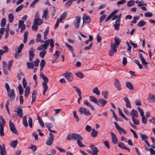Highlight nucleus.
<instances>
[{
    "instance_id": "nucleus-1",
    "label": "nucleus",
    "mask_w": 155,
    "mask_h": 155,
    "mask_svg": "<svg viewBox=\"0 0 155 155\" xmlns=\"http://www.w3.org/2000/svg\"><path fill=\"white\" fill-rule=\"evenodd\" d=\"M40 77L44 81L42 83V86L44 87L43 90V94L45 95L46 92L48 89V86L47 84L48 82V79L47 77L45 76L43 73H41L40 75Z\"/></svg>"
},
{
    "instance_id": "nucleus-2",
    "label": "nucleus",
    "mask_w": 155,
    "mask_h": 155,
    "mask_svg": "<svg viewBox=\"0 0 155 155\" xmlns=\"http://www.w3.org/2000/svg\"><path fill=\"white\" fill-rule=\"evenodd\" d=\"M39 17V13L38 12H37L35 15L33 23L39 25H41L43 23V21L42 19L40 18Z\"/></svg>"
},
{
    "instance_id": "nucleus-3",
    "label": "nucleus",
    "mask_w": 155,
    "mask_h": 155,
    "mask_svg": "<svg viewBox=\"0 0 155 155\" xmlns=\"http://www.w3.org/2000/svg\"><path fill=\"white\" fill-rule=\"evenodd\" d=\"M78 111L81 115L83 114L86 116H90L91 114L88 109L85 107H80L78 110Z\"/></svg>"
},
{
    "instance_id": "nucleus-4",
    "label": "nucleus",
    "mask_w": 155,
    "mask_h": 155,
    "mask_svg": "<svg viewBox=\"0 0 155 155\" xmlns=\"http://www.w3.org/2000/svg\"><path fill=\"white\" fill-rule=\"evenodd\" d=\"M62 75L65 77L69 81L73 80V78L72 73L70 71H67L62 74Z\"/></svg>"
},
{
    "instance_id": "nucleus-5",
    "label": "nucleus",
    "mask_w": 155,
    "mask_h": 155,
    "mask_svg": "<svg viewBox=\"0 0 155 155\" xmlns=\"http://www.w3.org/2000/svg\"><path fill=\"white\" fill-rule=\"evenodd\" d=\"M8 95L12 101H13L15 98V91L14 89H12L7 91Z\"/></svg>"
},
{
    "instance_id": "nucleus-6",
    "label": "nucleus",
    "mask_w": 155,
    "mask_h": 155,
    "mask_svg": "<svg viewBox=\"0 0 155 155\" xmlns=\"http://www.w3.org/2000/svg\"><path fill=\"white\" fill-rule=\"evenodd\" d=\"M114 123L115 125V127L116 129L117 130L119 133L121 134V132H122L124 134H126L127 132V131L124 129L122 128L121 127H120L119 125L117 124V123L115 122H114Z\"/></svg>"
},
{
    "instance_id": "nucleus-7",
    "label": "nucleus",
    "mask_w": 155,
    "mask_h": 155,
    "mask_svg": "<svg viewBox=\"0 0 155 155\" xmlns=\"http://www.w3.org/2000/svg\"><path fill=\"white\" fill-rule=\"evenodd\" d=\"M9 125L11 130L15 134H17L18 132L15 127V124L10 120L9 121Z\"/></svg>"
},
{
    "instance_id": "nucleus-8",
    "label": "nucleus",
    "mask_w": 155,
    "mask_h": 155,
    "mask_svg": "<svg viewBox=\"0 0 155 155\" xmlns=\"http://www.w3.org/2000/svg\"><path fill=\"white\" fill-rule=\"evenodd\" d=\"M81 18L80 16H76L75 17V20L73 22L74 27L76 28H78L79 27V24Z\"/></svg>"
},
{
    "instance_id": "nucleus-9",
    "label": "nucleus",
    "mask_w": 155,
    "mask_h": 155,
    "mask_svg": "<svg viewBox=\"0 0 155 155\" xmlns=\"http://www.w3.org/2000/svg\"><path fill=\"white\" fill-rule=\"evenodd\" d=\"M35 50L33 47H31L29 51V59L30 62L32 61L34 57L35 54L34 52L35 51Z\"/></svg>"
},
{
    "instance_id": "nucleus-10",
    "label": "nucleus",
    "mask_w": 155,
    "mask_h": 155,
    "mask_svg": "<svg viewBox=\"0 0 155 155\" xmlns=\"http://www.w3.org/2000/svg\"><path fill=\"white\" fill-rule=\"evenodd\" d=\"M107 102V101L103 98H100L98 100L97 104L100 107H102L106 104Z\"/></svg>"
},
{
    "instance_id": "nucleus-11",
    "label": "nucleus",
    "mask_w": 155,
    "mask_h": 155,
    "mask_svg": "<svg viewBox=\"0 0 155 155\" xmlns=\"http://www.w3.org/2000/svg\"><path fill=\"white\" fill-rule=\"evenodd\" d=\"M111 49L109 52V55L110 56H112L113 55L114 52H116L117 49V47L113 46V43H111L110 45Z\"/></svg>"
},
{
    "instance_id": "nucleus-12",
    "label": "nucleus",
    "mask_w": 155,
    "mask_h": 155,
    "mask_svg": "<svg viewBox=\"0 0 155 155\" xmlns=\"http://www.w3.org/2000/svg\"><path fill=\"white\" fill-rule=\"evenodd\" d=\"M82 19L83 20V24H84L85 22H86V23L87 22H90L91 21L90 16L86 14H83Z\"/></svg>"
},
{
    "instance_id": "nucleus-13",
    "label": "nucleus",
    "mask_w": 155,
    "mask_h": 155,
    "mask_svg": "<svg viewBox=\"0 0 155 155\" xmlns=\"http://www.w3.org/2000/svg\"><path fill=\"white\" fill-rule=\"evenodd\" d=\"M112 137V141L114 144H116L118 142V139L116 136L113 132H110V133Z\"/></svg>"
},
{
    "instance_id": "nucleus-14",
    "label": "nucleus",
    "mask_w": 155,
    "mask_h": 155,
    "mask_svg": "<svg viewBox=\"0 0 155 155\" xmlns=\"http://www.w3.org/2000/svg\"><path fill=\"white\" fill-rule=\"evenodd\" d=\"M114 84L118 90L120 91L121 90V85L120 81L118 79H115Z\"/></svg>"
},
{
    "instance_id": "nucleus-15",
    "label": "nucleus",
    "mask_w": 155,
    "mask_h": 155,
    "mask_svg": "<svg viewBox=\"0 0 155 155\" xmlns=\"http://www.w3.org/2000/svg\"><path fill=\"white\" fill-rule=\"evenodd\" d=\"M118 146L119 147L125 150L130 152V150L129 148L126 147L124 143L121 142L118 143Z\"/></svg>"
},
{
    "instance_id": "nucleus-16",
    "label": "nucleus",
    "mask_w": 155,
    "mask_h": 155,
    "mask_svg": "<svg viewBox=\"0 0 155 155\" xmlns=\"http://www.w3.org/2000/svg\"><path fill=\"white\" fill-rule=\"evenodd\" d=\"M15 112H16L20 117H22L23 115V112L22 109L20 107H18L16 110L14 111Z\"/></svg>"
},
{
    "instance_id": "nucleus-17",
    "label": "nucleus",
    "mask_w": 155,
    "mask_h": 155,
    "mask_svg": "<svg viewBox=\"0 0 155 155\" xmlns=\"http://www.w3.org/2000/svg\"><path fill=\"white\" fill-rule=\"evenodd\" d=\"M84 104L87 107H89L93 111L94 110V108L91 105L89 101L87 100H85L83 101Z\"/></svg>"
},
{
    "instance_id": "nucleus-18",
    "label": "nucleus",
    "mask_w": 155,
    "mask_h": 155,
    "mask_svg": "<svg viewBox=\"0 0 155 155\" xmlns=\"http://www.w3.org/2000/svg\"><path fill=\"white\" fill-rule=\"evenodd\" d=\"M120 41V40L117 37H115L114 38V44L113 43V46L117 47V46L119 45Z\"/></svg>"
},
{
    "instance_id": "nucleus-19",
    "label": "nucleus",
    "mask_w": 155,
    "mask_h": 155,
    "mask_svg": "<svg viewBox=\"0 0 155 155\" xmlns=\"http://www.w3.org/2000/svg\"><path fill=\"white\" fill-rule=\"evenodd\" d=\"M130 114L132 119H133L138 117V112L137 111L134 109L131 110L130 112Z\"/></svg>"
},
{
    "instance_id": "nucleus-20",
    "label": "nucleus",
    "mask_w": 155,
    "mask_h": 155,
    "mask_svg": "<svg viewBox=\"0 0 155 155\" xmlns=\"http://www.w3.org/2000/svg\"><path fill=\"white\" fill-rule=\"evenodd\" d=\"M73 138L76 140L77 141L78 140H83V138L81 135L78 134L74 133Z\"/></svg>"
},
{
    "instance_id": "nucleus-21",
    "label": "nucleus",
    "mask_w": 155,
    "mask_h": 155,
    "mask_svg": "<svg viewBox=\"0 0 155 155\" xmlns=\"http://www.w3.org/2000/svg\"><path fill=\"white\" fill-rule=\"evenodd\" d=\"M3 147L1 145H0V150L1 155H6V152L5 149V145L2 144Z\"/></svg>"
},
{
    "instance_id": "nucleus-22",
    "label": "nucleus",
    "mask_w": 155,
    "mask_h": 155,
    "mask_svg": "<svg viewBox=\"0 0 155 155\" xmlns=\"http://www.w3.org/2000/svg\"><path fill=\"white\" fill-rule=\"evenodd\" d=\"M91 149L92 150L93 154H97L98 150L94 145H91L90 146Z\"/></svg>"
},
{
    "instance_id": "nucleus-23",
    "label": "nucleus",
    "mask_w": 155,
    "mask_h": 155,
    "mask_svg": "<svg viewBox=\"0 0 155 155\" xmlns=\"http://www.w3.org/2000/svg\"><path fill=\"white\" fill-rule=\"evenodd\" d=\"M124 100L126 103V107L127 108H131V104L128 98L127 97H125L124 98Z\"/></svg>"
},
{
    "instance_id": "nucleus-24",
    "label": "nucleus",
    "mask_w": 155,
    "mask_h": 155,
    "mask_svg": "<svg viewBox=\"0 0 155 155\" xmlns=\"http://www.w3.org/2000/svg\"><path fill=\"white\" fill-rule=\"evenodd\" d=\"M135 2L137 4V6L138 7L146 6L147 5V4L142 1L137 0Z\"/></svg>"
},
{
    "instance_id": "nucleus-25",
    "label": "nucleus",
    "mask_w": 155,
    "mask_h": 155,
    "mask_svg": "<svg viewBox=\"0 0 155 155\" xmlns=\"http://www.w3.org/2000/svg\"><path fill=\"white\" fill-rule=\"evenodd\" d=\"M49 40H48L45 41V44L41 45L43 49L44 50H46L47 49L48 46L49 45Z\"/></svg>"
},
{
    "instance_id": "nucleus-26",
    "label": "nucleus",
    "mask_w": 155,
    "mask_h": 155,
    "mask_svg": "<svg viewBox=\"0 0 155 155\" xmlns=\"http://www.w3.org/2000/svg\"><path fill=\"white\" fill-rule=\"evenodd\" d=\"M126 87L130 90H132L134 89L133 85L130 82L127 81L126 83Z\"/></svg>"
},
{
    "instance_id": "nucleus-27",
    "label": "nucleus",
    "mask_w": 155,
    "mask_h": 155,
    "mask_svg": "<svg viewBox=\"0 0 155 155\" xmlns=\"http://www.w3.org/2000/svg\"><path fill=\"white\" fill-rule=\"evenodd\" d=\"M0 136L1 137H2L4 136V126H3V124L2 123H1V122L0 121Z\"/></svg>"
},
{
    "instance_id": "nucleus-28",
    "label": "nucleus",
    "mask_w": 155,
    "mask_h": 155,
    "mask_svg": "<svg viewBox=\"0 0 155 155\" xmlns=\"http://www.w3.org/2000/svg\"><path fill=\"white\" fill-rule=\"evenodd\" d=\"M30 91V89L29 86L27 87L25 90V96L26 97H27Z\"/></svg>"
},
{
    "instance_id": "nucleus-29",
    "label": "nucleus",
    "mask_w": 155,
    "mask_h": 155,
    "mask_svg": "<svg viewBox=\"0 0 155 155\" xmlns=\"http://www.w3.org/2000/svg\"><path fill=\"white\" fill-rule=\"evenodd\" d=\"M36 91L35 90H34L33 91V92L32 94V101L31 103H32L33 102L35 101L36 99Z\"/></svg>"
},
{
    "instance_id": "nucleus-30",
    "label": "nucleus",
    "mask_w": 155,
    "mask_h": 155,
    "mask_svg": "<svg viewBox=\"0 0 155 155\" xmlns=\"http://www.w3.org/2000/svg\"><path fill=\"white\" fill-rule=\"evenodd\" d=\"M17 143L18 140H15L11 141L10 143V145L12 148H14L16 147Z\"/></svg>"
},
{
    "instance_id": "nucleus-31",
    "label": "nucleus",
    "mask_w": 155,
    "mask_h": 155,
    "mask_svg": "<svg viewBox=\"0 0 155 155\" xmlns=\"http://www.w3.org/2000/svg\"><path fill=\"white\" fill-rule=\"evenodd\" d=\"M48 13V9H45L43 11V14L42 16V18H44L45 20H47V16Z\"/></svg>"
},
{
    "instance_id": "nucleus-32",
    "label": "nucleus",
    "mask_w": 155,
    "mask_h": 155,
    "mask_svg": "<svg viewBox=\"0 0 155 155\" xmlns=\"http://www.w3.org/2000/svg\"><path fill=\"white\" fill-rule=\"evenodd\" d=\"M60 54V51H56L54 55V61H55L58 59Z\"/></svg>"
},
{
    "instance_id": "nucleus-33",
    "label": "nucleus",
    "mask_w": 155,
    "mask_h": 155,
    "mask_svg": "<svg viewBox=\"0 0 155 155\" xmlns=\"http://www.w3.org/2000/svg\"><path fill=\"white\" fill-rule=\"evenodd\" d=\"M8 18L9 23L12 22L14 20V17L12 13L9 14L8 15Z\"/></svg>"
},
{
    "instance_id": "nucleus-34",
    "label": "nucleus",
    "mask_w": 155,
    "mask_h": 155,
    "mask_svg": "<svg viewBox=\"0 0 155 155\" xmlns=\"http://www.w3.org/2000/svg\"><path fill=\"white\" fill-rule=\"evenodd\" d=\"M22 122L23 125L26 127L28 126V124L27 121L26 116L25 115L23 117Z\"/></svg>"
},
{
    "instance_id": "nucleus-35",
    "label": "nucleus",
    "mask_w": 155,
    "mask_h": 155,
    "mask_svg": "<svg viewBox=\"0 0 155 155\" xmlns=\"http://www.w3.org/2000/svg\"><path fill=\"white\" fill-rule=\"evenodd\" d=\"M28 34V32L27 31H25L24 35V40L23 42L24 43H26L27 40V37Z\"/></svg>"
},
{
    "instance_id": "nucleus-36",
    "label": "nucleus",
    "mask_w": 155,
    "mask_h": 155,
    "mask_svg": "<svg viewBox=\"0 0 155 155\" xmlns=\"http://www.w3.org/2000/svg\"><path fill=\"white\" fill-rule=\"evenodd\" d=\"M26 64L28 68L33 69L34 68V65L33 63L27 62Z\"/></svg>"
},
{
    "instance_id": "nucleus-37",
    "label": "nucleus",
    "mask_w": 155,
    "mask_h": 155,
    "mask_svg": "<svg viewBox=\"0 0 155 155\" xmlns=\"http://www.w3.org/2000/svg\"><path fill=\"white\" fill-rule=\"evenodd\" d=\"M98 133L97 130L93 129L92 130V132L91 133V135L93 137H96Z\"/></svg>"
},
{
    "instance_id": "nucleus-38",
    "label": "nucleus",
    "mask_w": 155,
    "mask_h": 155,
    "mask_svg": "<svg viewBox=\"0 0 155 155\" xmlns=\"http://www.w3.org/2000/svg\"><path fill=\"white\" fill-rule=\"evenodd\" d=\"M53 141L54 139L48 138L46 142V144L48 146H51L53 143Z\"/></svg>"
},
{
    "instance_id": "nucleus-39",
    "label": "nucleus",
    "mask_w": 155,
    "mask_h": 155,
    "mask_svg": "<svg viewBox=\"0 0 155 155\" xmlns=\"http://www.w3.org/2000/svg\"><path fill=\"white\" fill-rule=\"evenodd\" d=\"M75 1V0H69L66 2L65 5L67 7H69L72 5L73 2Z\"/></svg>"
},
{
    "instance_id": "nucleus-40",
    "label": "nucleus",
    "mask_w": 155,
    "mask_h": 155,
    "mask_svg": "<svg viewBox=\"0 0 155 155\" xmlns=\"http://www.w3.org/2000/svg\"><path fill=\"white\" fill-rule=\"evenodd\" d=\"M13 60H11L8 63L7 68L9 71H10V68L12 67L13 64Z\"/></svg>"
},
{
    "instance_id": "nucleus-41",
    "label": "nucleus",
    "mask_w": 155,
    "mask_h": 155,
    "mask_svg": "<svg viewBox=\"0 0 155 155\" xmlns=\"http://www.w3.org/2000/svg\"><path fill=\"white\" fill-rule=\"evenodd\" d=\"M147 99L150 102L153 103L155 102V96H152L147 98Z\"/></svg>"
},
{
    "instance_id": "nucleus-42",
    "label": "nucleus",
    "mask_w": 155,
    "mask_h": 155,
    "mask_svg": "<svg viewBox=\"0 0 155 155\" xmlns=\"http://www.w3.org/2000/svg\"><path fill=\"white\" fill-rule=\"evenodd\" d=\"M38 121L39 124L41 125V127H44V123L42 120V119L39 116H38Z\"/></svg>"
},
{
    "instance_id": "nucleus-43",
    "label": "nucleus",
    "mask_w": 155,
    "mask_h": 155,
    "mask_svg": "<svg viewBox=\"0 0 155 155\" xmlns=\"http://www.w3.org/2000/svg\"><path fill=\"white\" fill-rule=\"evenodd\" d=\"M93 92L97 94V95H99L100 94V92L98 90L97 87H95L93 89Z\"/></svg>"
},
{
    "instance_id": "nucleus-44",
    "label": "nucleus",
    "mask_w": 155,
    "mask_h": 155,
    "mask_svg": "<svg viewBox=\"0 0 155 155\" xmlns=\"http://www.w3.org/2000/svg\"><path fill=\"white\" fill-rule=\"evenodd\" d=\"M146 24V23L143 20H141L138 22L137 25L138 27H141L145 25Z\"/></svg>"
},
{
    "instance_id": "nucleus-45",
    "label": "nucleus",
    "mask_w": 155,
    "mask_h": 155,
    "mask_svg": "<svg viewBox=\"0 0 155 155\" xmlns=\"http://www.w3.org/2000/svg\"><path fill=\"white\" fill-rule=\"evenodd\" d=\"M75 74L78 77L80 78H82L84 77L83 73L81 72H77L75 73Z\"/></svg>"
},
{
    "instance_id": "nucleus-46",
    "label": "nucleus",
    "mask_w": 155,
    "mask_h": 155,
    "mask_svg": "<svg viewBox=\"0 0 155 155\" xmlns=\"http://www.w3.org/2000/svg\"><path fill=\"white\" fill-rule=\"evenodd\" d=\"M135 3V2L134 0H130L127 2V5L128 7H130L133 5Z\"/></svg>"
},
{
    "instance_id": "nucleus-47",
    "label": "nucleus",
    "mask_w": 155,
    "mask_h": 155,
    "mask_svg": "<svg viewBox=\"0 0 155 155\" xmlns=\"http://www.w3.org/2000/svg\"><path fill=\"white\" fill-rule=\"evenodd\" d=\"M89 98L92 101L97 104L98 100L94 97L93 96H90Z\"/></svg>"
},
{
    "instance_id": "nucleus-48",
    "label": "nucleus",
    "mask_w": 155,
    "mask_h": 155,
    "mask_svg": "<svg viewBox=\"0 0 155 155\" xmlns=\"http://www.w3.org/2000/svg\"><path fill=\"white\" fill-rule=\"evenodd\" d=\"M108 92L107 91H102V95L105 99L107 98L108 96Z\"/></svg>"
},
{
    "instance_id": "nucleus-49",
    "label": "nucleus",
    "mask_w": 155,
    "mask_h": 155,
    "mask_svg": "<svg viewBox=\"0 0 155 155\" xmlns=\"http://www.w3.org/2000/svg\"><path fill=\"white\" fill-rule=\"evenodd\" d=\"M39 25L37 24H36L35 23H34L33 25L32 26V29L33 31H36L38 28V26Z\"/></svg>"
},
{
    "instance_id": "nucleus-50",
    "label": "nucleus",
    "mask_w": 155,
    "mask_h": 155,
    "mask_svg": "<svg viewBox=\"0 0 155 155\" xmlns=\"http://www.w3.org/2000/svg\"><path fill=\"white\" fill-rule=\"evenodd\" d=\"M141 138L143 141L146 140L148 138V136L145 134H141Z\"/></svg>"
},
{
    "instance_id": "nucleus-51",
    "label": "nucleus",
    "mask_w": 155,
    "mask_h": 155,
    "mask_svg": "<svg viewBox=\"0 0 155 155\" xmlns=\"http://www.w3.org/2000/svg\"><path fill=\"white\" fill-rule=\"evenodd\" d=\"M65 46L68 48L70 51H71L72 53H73L74 52V50L73 49L72 47L67 42H66L65 43Z\"/></svg>"
},
{
    "instance_id": "nucleus-52",
    "label": "nucleus",
    "mask_w": 155,
    "mask_h": 155,
    "mask_svg": "<svg viewBox=\"0 0 155 155\" xmlns=\"http://www.w3.org/2000/svg\"><path fill=\"white\" fill-rule=\"evenodd\" d=\"M121 14H120H120L119 15L118 18L116 20V21H115V24H118V25H120V19H121L120 17H121Z\"/></svg>"
},
{
    "instance_id": "nucleus-53",
    "label": "nucleus",
    "mask_w": 155,
    "mask_h": 155,
    "mask_svg": "<svg viewBox=\"0 0 155 155\" xmlns=\"http://www.w3.org/2000/svg\"><path fill=\"white\" fill-rule=\"evenodd\" d=\"M73 87L75 89L76 91L77 92L78 95H81V91L80 89L78 87L74 86H73Z\"/></svg>"
},
{
    "instance_id": "nucleus-54",
    "label": "nucleus",
    "mask_w": 155,
    "mask_h": 155,
    "mask_svg": "<svg viewBox=\"0 0 155 155\" xmlns=\"http://www.w3.org/2000/svg\"><path fill=\"white\" fill-rule=\"evenodd\" d=\"M24 46V45L23 43L21 44L17 51V53H19L21 51L23 48Z\"/></svg>"
},
{
    "instance_id": "nucleus-55",
    "label": "nucleus",
    "mask_w": 155,
    "mask_h": 155,
    "mask_svg": "<svg viewBox=\"0 0 155 155\" xmlns=\"http://www.w3.org/2000/svg\"><path fill=\"white\" fill-rule=\"evenodd\" d=\"M137 109L138 111L140 113L141 116H144V112L143 109L140 107H138Z\"/></svg>"
},
{
    "instance_id": "nucleus-56",
    "label": "nucleus",
    "mask_w": 155,
    "mask_h": 155,
    "mask_svg": "<svg viewBox=\"0 0 155 155\" xmlns=\"http://www.w3.org/2000/svg\"><path fill=\"white\" fill-rule=\"evenodd\" d=\"M46 53V51H41L39 53V56L42 58H44L45 55Z\"/></svg>"
},
{
    "instance_id": "nucleus-57",
    "label": "nucleus",
    "mask_w": 155,
    "mask_h": 155,
    "mask_svg": "<svg viewBox=\"0 0 155 155\" xmlns=\"http://www.w3.org/2000/svg\"><path fill=\"white\" fill-rule=\"evenodd\" d=\"M23 7L24 5L22 4L20 5L16 8L15 11L16 12H19L23 8Z\"/></svg>"
},
{
    "instance_id": "nucleus-58",
    "label": "nucleus",
    "mask_w": 155,
    "mask_h": 155,
    "mask_svg": "<svg viewBox=\"0 0 155 155\" xmlns=\"http://www.w3.org/2000/svg\"><path fill=\"white\" fill-rule=\"evenodd\" d=\"M6 19L5 18H3L1 22V26L2 27H4L6 24Z\"/></svg>"
},
{
    "instance_id": "nucleus-59",
    "label": "nucleus",
    "mask_w": 155,
    "mask_h": 155,
    "mask_svg": "<svg viewBox=\"0 0 155 155\" xmlns=\"http://www.w3.org/2000/svg\"><path fill=\"white\" fill-rule=\"evenodd\" d=\"M83 140H78L77 141V143L78 145L80 147H84L85 145L83 144L81 142Z\"/></svg>"
},
{
    "instance_id": "nucleus-60",
    "label": "nucleus",
    "mask_w": 155,
    "mask_h": 155,
    "mask_svg": "<svg viewBox=\"0 0 155 155\" xmlns=\"http://www.w3.org/2000/svg\"><path fill=\"white\" fill-rule=\"evenodd\" d=\"M67 15V12H64L61 15L60 17L64 20L66 17Z\"/></svg>"
},
{
    "instance_id": "nucleus-61",
    "label": "nucleus",
    "mask_w": 155,
    "mask_h": 155,
    "mask_svg": "<svg viewBox=\"0 0 155 155\" xmlns=\"http://www.w3.org/2000/svg\"><path fill=\"white\" fill-rule=\"evenodd\" d=\"M106 16L105 15H104L101 16L99 18V22L101 23L102 21L106 18Z\"/></svg>"
},
{
    "instance_id": "nucleus-62",
    "label": "nucleus",
    "mask_w": 155,
    "mask_h": 155,
    "mask_svg": "<svg viewBox=\"0 0 155 155\" xmlns=\"http://www.w3.org/2000/svg\"><path fill=\"white\" fill-rule=\"evenodd\" d=\"M142 117V122L145 124H146L147 123V119L145 118L144 116H141Z\"/></svg>"
},
{
    "instance_id": "nucleus-63",
    "label": "nucleus",
    "mask_w": 155,
    "mask_h": 155,
    "mask_svg": "<svg viewBox=\"0 0 155 155\" xmlns=\"http://www.w3.org/2000/svg\"><path fill=\"white\" fill-rule=\"evenodd\" d=\"M45 64L46 62L45 60L43 59H42L40 63V67H44L45 65Z\"/></svg>"
},
{
    "instance_id": "nucleus-64",
    "label": "nucleus",
    "mask_w": 155,
    "mask_h": 155,
    "mask_svg": "<svg viewBox=\"0 0 155 155\" xmlns=\"http://www.w3.org/2000/svg\"><path fill=\"white\" fill-rule=\"evenodd\" d=\"M153 14L150 12H147L144 14V16L146 17H150Z\"/></svg>"
}]
</instances>
